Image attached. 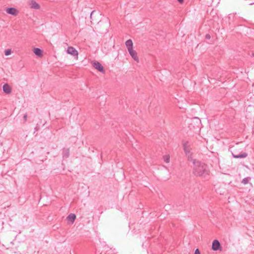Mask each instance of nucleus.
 Returning a JSON list of instances; mask_svg holds the SVG:
<instances>
[{
	"mask_svg": "<svg viewBox=\"0 0 254 254\" xmlns=\"http://www.w3.org/2000/svg\"><path fill=\"white\" fill-rule=\"evenodd\" d=\"M164 160L166 163H169L170 161V156L169 155H166L163 156Z\"/></svg>",
	"mask_w": 254,
	"mask_h": 254,
	"instance_id": "17",
	"label": "nucleus"
},
{
	"mask_svg": "<svg viewBox=\"0 0 254 254\" xmlns=\"http://www.w3.org/2000/svg\"><path fill=\"white\" fill-rule=\"evenodd\" d=\"M207 40L209 39L210 38V35L209 34H207Z\"/></svg>",
	"mask_w": 254,
	"mask_h": 254,
	"instance_id": "25",
	"label": "nucleus"
},
{
	"mask_svg": "<svg viewBox=\"0 0 254 254\" xmlns=\"http://www.w3.org/2000/svg\"><path fill=\"white\" fill-rule=\"evenodd\" d=\"M252 57H254V53H252Z\"/></svg>",
	"mask_w": 254,
	"mask_h": 254,
	"instance_id": "26",
	"label": "nucleus"
},
{
	"mask_svg": "<svg viewBox=\"0 0 254 254\" xmlns=\"http://www.w3.org/2000/svg\"><path fill=\"white\" fill-rule=\"evenodd\" d=\"M180 3H182L184 2V0H177Z\"/></svg>",
	"mask_w": 254,
	"mask_h": 254,
	"instance_id": "24",
	"label": "nucleus"
},
{
	"mask_svg": "<svg viewBox=\"0 0 254 254\" xmlns=\"http://www.w3.org/2000/svg\"><path fill=\"white\" fill-rule=\"evenodd\" d=\"M27 115L26 114H25L23 116V119H24V122H26L27 121Z\"/></svg>",
	"mask_w": 254,
	"mask_h": 254,
	"instance_id": "23",
	"label": "nucleus"
},
{
	"mask_svg": "<svg viewBox=\"0 0 254 254\" xmlns=\"http://www.w3.org/2000/svg\"><path fill=\"white\" fill-rule=\"evenodd\" d=\"M67 53L73 56H77L78 52L72 47H69L67 49Z\"/></svg>",
	"mask_w": 254,
	"mask_h": 254,
	"instance_id": "9",
	"label": "nucleus"
},
{
	"mask_svg": "<svg viewBox=\"0 0 254 254\" xmlns=\"http://www.w3.org/2000/svg\"><path fill=\"white\" fill-rule=\"evenodd\" d=\"M30 7L35 9H39L40 8V5L34 0H31L29 3Z\"/></svg>",
	"mask_w": 254,
	"mask_h": 254,
	"instance_id": "11",
	"label": "nucleus"
},
{
	"mask_svg": "<svg viewBox=\"0 0 254 254\" xmlns=\"http://www.w3.org/2000/svg\"><path fill=\"white\" fill-rule=\"evenodd\" d=\"M110 22L108 18H104L98 22L97 28L101 31H108L110 27Z\"/></svg>",
	"mask_w": 254,
	"mask_h": 254,
	"instance_id": "4",
	"label": "nucleus"
},
{
	"mask_svg": "<svg viewBox=\"0 0 254 254\" xmlns=\"http://www.w3.org/2000/svg\"><path fill=\"white\" fill-rule=\"evenodd\" d=\"M2 89L3 92L6 94H10L11 92V88L7 83H5L3 85Z\"/></svg>",
	"mask_w": 254,
	"mask_h": 254,
	"instance_id": "12",
	"label": "nucleus"
},
{
	"mask_svg": "<svg viewBox=\"0 0 254 254\" xmlns=\"http://www.w3.org/2000/svg\"><path fill=\"white\" fill-rule=\"evenodd\" d=\"M6 11L8 14H11L13 16L18 15L19 12L18 10L14 7H9L6 9Z\"/></svg>",
	"mask_w": 254,
	"mask_h": 254,
	"instance_id": "8",
	"label": "nucleus"
},
{
	"mask_svg": "<svg viewBox=\"0 0 254 254\" xmlns=\"http://www.w3.org/2000/svg\"><path fill=\"white\" fill-rule=\"evenodd\" d=\"M92 65L95 69H97L100 72L102 73H105L104 67L99 62L97 61H93L92 62Z\"/></svg>",
	"mask_w": 254,
	"mask_h": 254,
	"instance_id": "5",
	"label": "nucleus"
},
{
	"mask_svg": "<svg viewBox=\"0 0 254 254\" xmlns=\"http://www.w3.org/2000/svg\"><path fill=\"white\" fill-rule=\"evenodd\" d=\"M183 148L186 154L188 155V157L190 156L191 157V155H190L191 149L188 141H186L183 143Z\"/></svg>",
	"mask_w": 254,
	"mask_h": 254,
	"instance_id": "7",
	"label": "nucleus"
},
{
	"mask_svg": "<svg viewBox=\"0 0 254 254\" xmlns=\"http://www.w3.org/2000/svg\"><path fill=\"white\" fill-rule=\"evenodd\" d=\"M40 129V127H39V125L37 124V126H36V127H35L34 129H35V131H34V133L36 132V131H37L39 130Z\"/></svg>",
	"mask_w": 254,
	"mask_h": 254,
	"instance_id": "21",
	"label": "nucleus"
},
{
	"mask_svg": "<svg viewBox=\"0 0 254 254\" xmlns=\"http://www.w3.org/2000/svg\"><path fill=\"white\" fill-rule=\"evenodd\" d=\"M128 51L130 55L131 56V57L132 58V59L135 61L138 62V58L137 56V53L136 52V51L133 50V48L131 49H129L128 50Z\"/></svg>",
	"mask_w": 254,
	"mask_h": 254,
	"instance_id": "10",
	"label": "nucleus"
},
{
	"mask_svg": "<svg viewBox=\"0 0 254 254\" xmlns=\"http://www.w3.org/2000/svg\"><path fill=\"white\" fill-rule=\"evenodd\" d=\"M126 47L128 50L133 48V43L131 39L127 40L126 42Z\"/></svg>",
	"mask_w": 254,
	"mask_h": 254,
	"instance_id": "15",
	"label": "nucleus"
},
{
	"mask_svg": "<svg viewBox=\"0 0 254 254\" xmlns=\"http://www.w3.org/2000/svg\"><path fill=\"white\" fill-rule=\"evenodd\" d=\"M33 52L38 57H41L43 55V51L38 48H35L34 49Z\"/></svg>",
	"mask_w": 254,
	"mask_h": 254,
	"instance_id": "14",
	"label": "nucleus"
},
{
	"mask_svg": "<svg viewBox=\"0 0 254 254\" xmlns=\"http://www.w3.org/2000/svg\"><path fill=\"white\" fill-rule=\"evenodd\" d=\"M211 249L214 251H222V247L218 240H214L213 241Z\"/></svg>",
	"mask_w": 254,
	"mask_h": 254,
	"instance_id": "6",
	"label": "nucleus"
},
{
	"mask_svg": "<svg viewBox=\"0 0 254 254\" xmlns=\"http://www.w3.org/2000/svg\"><path fill=\"white\" fill-rule=\"evenodd\" d=\"M11 53V50L10 49H7L5 51V55L6 56H8L10 55Z\"/></svg>",
	"mask_w": 254,
	"mask_h": 254,
	"instance_id": "19",
	"label": "nucleus"
},
{
	"mask_svg": "<svg viewBox=\"0 0 254 254\" xmlns=\"http://www.w3.org/2000/svg\"><path fill=\"white\" fill-rule=\"evenodd\" d=\"M94 13H95V11H93L91 12V14H90V18L91 19V22L93 20V17L94 16Z\"/></svg>",
	"mask_w": 254,
	"mask_h": 254,
	"instance_id": "20",
	"label": "nucleus"
},
{
	"mask_svg": "<svg viewBox=\"0 0 254 254\" xmlns=\"http://www.w3.org/2000/svg\"><path fill=\"white\" fill-rule=\"evenodd\" d=\"M200 120L199 118L195 117L190 120L188 127L193 132H196L200 130Z\"/></svg>",
	"mask_w": 254,
	"mask_h": 254,
	"instance_id": "3",
	"label": "nucleus"
},
{
	"mask_svg": "<svg viewBox=\"0 0 254 254\" xmlns=\"http://www.w3.org/2000/svg\"><path fill=\"white\" fill-rule=\"evenodd\" d=\"M63 157L64 158H68L69 156V150L68 148L65 149L64 148L63 152Z\"/></svg>",
	"mask_w": 254,
	"mask_h": 254,
	"instance_id": "16",
	"label": "nucleus"
},
{
	"mask_svg": "<svg viewBox=\"0 0 254 254\" xmlns=\"http://www.w3.org/2000/svg\"><path fill=\"white\" fill-rule=\"evenodd\" d=\"M188 160L192 161L194 165L193 173L195 176H202L206 170V166L204 164H202L199 161L193 159L189 156Z\"/></svg>",
	"mask_w": 254,
	"mask_h": 254,
	"instance_id": "1",
	"label": "nucleus"
},
{
	"mask_svg": "<svg viewBox=\"0 0 254 254\" xmlns=\"http://www.w3.org/2000/svg\"><path fill=\"white\" fill-rule=\"evenodd\" d=\"M250 179L251 178L250 177L245 178L244 179H243L242 183L243 184H244V185L247 184L248 183L249 180H250Z\"/></svg>",
	"mask_w": 254,
	"mask_h": 254,
	"instance_id": "18",
	"label": "nucleus"
},
{
	"mask_svg": "<svg viewBox=\"0 0 254 254\" xmlns=\"http://www.w3.org/2000/svg\"><path fill=\"white\" fill-rule=\"evenodd\" d=\"M194 254H200V252L198 249L195 250Z\"/></svg>",
	"mask_w": 254,
	"mask_h": 254,
	"instance_id": "22",
	"label": "nucleus"
},
{
	"mask_svg": "<svg viewBox=\"0 0 254 254\" xmlns=\"http://www.w3.org/2000/svg\"><path fill=\"white\" fill-rule=\"evenodd\" d=\"M75 219H76V215H75V214H74L73 213H70L66 217V220L68 222H70L71 224H73L74 223Z\"/></svg>",
	"mask_w": 254,
	"mask_h": 254,
	"instance_id": "13",
	"label": "nucleus"
},
{
	"mask_svg": "<svg viewBox=\"0 0 254 254\" xmlns=\"http://www.w3.org/2000/svg\"><path fill=\"white\" fill-rule=\"evenodd\" d=\"M230 149L233 156L235 158H244L248 156L246 152L240 151L241 149L238 145L231 147Z\"/></svg>",
	"mask_w": 254,
	"mask_h": 254,
	"instance_id": "2",
	"label": "nucleus"
}]
</instances>
